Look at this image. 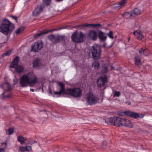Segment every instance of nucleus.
<instances>
[{"mask_svg":"<svg viewBox=\"0 0 152 152\" xmlns=\"http://www.w3.org/2000/svg\"><path fill=\"white\" fill-rule=\"evenodd\" d=\"M38 82V78L32 72L26 73L20 78V85L26 87L29 85L33 87Z\"/></svg>","mask_w":152,"mask_h":152,"instance_id":"nucleus-1","label":"nucleus"},{"mask_svg":"<svg viewBox=\"0 0 152 152\" xmlns=\"http://www.w3.org/2000/svg\"><path fill=\"white\" fill-rule=\"evenodd\" d=\"M106 122L108 124L114 125L116 126H124L130 128L133 127L132 124L128 119L119 117H111L109 118Z\"/></svg>","mask_w":152,"mask_h":152,"instance_id":"nucleus-2","label":"nucleus"},{"mask_svg":"<svg viewBox=\"0 0 152 152\" xmlns=\"http://www.w3.org/2000/svg\"><path fill=\"white\" fill-rule=\"evenodd\" d=\"M19 60V57L16 56L11 63L10 69L14 73L17 72L21 73L24 71V68L23 66L18 65Z\"/></svg>","mask_w":152,"mask_h":152,"instance_id":"nucleus-3","label":"nucleus"},{"mask_svg":"<svg viewBox=\"0 0 152 152\" xmlns=\"http://www.w3.org/2000/svg\"><path fill=\"white\" fill-rule=\"evenodd\" d=\"M11 23L8 20L4 19L1 23L0 22V31L5 34H7L10 31Z\"/></svg>","mask_w":152,"mask_h":152,"instance_id":"nucleus-4","label":"nucleus"},{"mask_svg":"<svg viewBox=\"0 0 152 152\" xmlns=\"http://www.w3.org/2000/svg\"><path fill=\"white\" fill-rule=\"evenodd\" d=\"M92 56L95 60L100 58L101 55V48L97 44H95L92 46L91 50Z\"/></svg>","mask_w":152,"mask_h":152,"instance_id":"nucleus-5","label":"nucleus"},{"mask_svg":"<svg viewBox=\"0 0 152 152\" xmlns=\"http://www.w3.org/2000/svg\"><path fill=\"white\" fill-rule=\"evenodd\" d=\"M82 90L79 88H72L66 90V93L75 97H79L82 95Z\"/></svg>","mask_w":152,"mask_h":152,"instance_id":"nucleus-6","label":"nucleus"},{"mask_svg":"<svg viewBox=\"0 0 152 152\" xmlns=\"http://www.w3.org/2000/svg\"><path fill=\"white\" fill-rule=\"evenodd\" d=\"M85 35L82 32L78 33L77 31L74 32L72 36V39L73 41L76 42H83Z\"/></svg>","mask_w":152,"mask_h":152,"instance_id":"nucleus-7","label":"nucleus"},{"mask_svg":"<svg viewBox=\"0 0 152 152\" xmlns=\"http://www.w3.org/2000/svg\"><path fill=\"white\" fill-rule=\"evenodd\" d=\"M85 98L88 103L91 105L95 104L96 102V99L92 92H88L85 96Z\"/></svg>","mask_w":152,"mask_h":152,"instance_id":"nucleus-8","label":"nucleus"},{"mask_svg":"<svg viewBox=\"0 0 152 152\" xmlns=\"http://www.w3.org/2000/svg\"><path fill=\"white\" fill-rule=\"evenodd\" d=\"M42 47L43 43L42 41H37L32 45L31 50L35 52H37L40 50Z\"/></svg>","mask_w":152,"mask_h":152,"instance_id":"nucleus-9","label":"nucleus"},{"mask_svg":"<svg viewBox=\"0 0 152 152\" xmlns=\"http://www.w3.org/2000/svg\"><path fill=\"white\" fill-rule=\"evenodd\" d=\"M122 113L123 115L131 117L134 118H143L144 115L142 114H140L138 113H136L130 111H124Z\"/></svg>","mask_w":152,"mask_h":152,"instance_id":"nucleus-10","label":"nucleus"},{"mask_svg":"<svg viewBox=\"0 0 152 152\" xmlns=\"http://www.w3.org/2000/svg\"><path fill=\"white\" fill-rule=\"evenodd\" d=\"M107 78L106 76L101 77L98 79L97 83L99 87H102L104 86L106 83L107 82Z\"/></svg>","mask_w":152,"mask_h":152,"instance_id":"nucleus-11","label":"nucleus"},{"mask_svg":"<svg viewBox=\"0 0 152 152\" xmlns=\"http://www.w3.org/2000/svg\"><path fill=\"white\" fill-rule=\"evenodd\" d=\"M88 35L91 39L94 41L96 40L97 38L96 32L93 30L89 31Z\"/></svg>","mask_w":152,"mask_h":152,"instance_id":"nucleus-12","label":"nucleus"},{"mask_svg":"<svg viewBox=\"0 0 152 152\" xmlns=\"http://www.w3.org/2000/svg\"><path fill=\"white\" fill-rule=\"evenodd\" d=\"M44 7L42 5L38 6L33 12V15L34 16H38L42 12Z\"/></svg>","mask_w":152,"mask_h":152,"instance_id":"nucleus-13","label":"nucleus"},{"mask_svg":"<svg viewBox=\"0 0 152 152\" xmlns=\"http://www.w3.org/2000/svg\"><path fill=\"white\" fill-rule=\"evenodd\" d=\"M42 66L41 61L39 58H37L33 62V66L34 67L38 69L41 68Z\"/></svg>","mask_w":152,"mask_h":152,"instance_id":"nucleus-14","label":"nucleus"},{"mask_svg":"<svg viewBox=\"0 0 152 152\" xmlns=\"http://www.w3.org/2000/svg\"><path fill=\"white\" fill-rule=\"evenodd\" d=\"M98 37L99 40L102 42L106 41L107 39V36L106 33L99 31L98 34Z\"/></svg>","mask_w":152,"mask_h":152,"instance_id":"nucleus-15","label":"nucleus"},{"mask_svg":"<svg viewBox=\"0 0 152 152\" xmlns=\"http://www.w3.org/2000/svg\"><path fill=\"white\" fill-rule=\"evenodd\" d=\"M31 149V147L29 146H21L20 147L19 152H30Z\"/></svg>","mask_w":152,"mask_h":152,"instance_id":"nucleus-16","label":"nucleus"},{"mask_svg":"<svg viewBox=\"0 0 152 152\" xmlns=\"http://www.w3.org/2000/svg\"><path fill=\"white\" fill-rule=\"evenodd\" d=\"M1 87L4 89L5 91L10 90L11 89V86L9 83L6 82L1 85Z\"/></svg>","mask_w":152,"mask_h":152,"instance_id":"nucleus-17","label":"nucleus"},{"mask_svg":"<svg viewBox=\"0 0 152 152\" xmlns=\"http://www.w3.org/2000/svg\"><path fill=\"white\" fill-rule=\"evenodd\" d=\"M62 29V28H56V29H54L51 30H49L48 31H47L45 32H42L40 33H37L34 36V37L35 38H37L38 37L41 36L42 34H46L47 33L49 32H50L51 31H58L60 29Z\"/></svg>","mask_w":152,"mask_h":152,"instance_id":"nucleus-18","label":"nucleus"},{"mask_svg":"<svg viewBox=\"0 0 152 152\" xmlns=\"http://www.w3.org/2000/svg\"><path fill=\"white\" fill-rule=\"evenodd\" d=\"M126 0H122L120 2L115 4L114 7L115 9H119L124 6L126 2Z\"/></svg>","mask_w":152,"mask_h":152,"instance_id":"nucleus-19","label":"nucleus"},{"mask_svg":"<svg viewBox=\"0 0 152 152\" xmlns=\"http://www.w3.org/2000/svg\"><path fill=\"white\" fill-rule=\"evenodd\" d=\"M134 63L135 65L140 67L142 65V63L140 57L138 56H136L134 58Z\"/></svg>","mask_w":152,"mask_h":152,"instance_id":"nucleus-20","label":"nucleus"},{"mask_svg":"<svg viewBox=\"0 0 152 152\" xmlns=\"http://www.w3.org/2000/svg\"><path fill=\"white\" fill-rule=\"evenodd\" d=\"M133 34L139 40H141L144 38V36L139 31H137L134 32Z\"/></svg>","mask_w":152,"mask_h":152,"instance_id":"nucleus-21","label":"nucleus"},{"mask_svg":"<svg viewBox=\"0 0 152 152\" xmlns=\"http://www.w3.org/2000/svg\"><path fill=\"white\" fill-rule=\"evenodd\" d=\"M139 52L140 55H142L143 54L145 56H148L149 54V51L147 48L145 49L142 48L139 51Z\"/></svg>","mask_w":152,"mask_h":152,"instance_id":"nucleus-22","label":"nucleus"},{"mask_svg":"<svg viewBox=\"0 0 152 152\" xmlns=\"http://www.w3.org/2000/svg\"><path fill=\"white\" fill-rule=\"evenodd\" d=\"M7 145V143L6 141L1 143L0 146V152H5Z\"/></svg>","mask_w":152,"mask_h":152,"instance_id":"nucleus-23","label":"nucleus"},{"mask_svg":"<svg viewBox=\"0 0 152 152\" xmlns=\"http://www.w3.org/2000/svg\"><path fill=\"white\" fill-rule=\"evenodd\" d=\"M101 26L100 24H87L86 23L85 24L81 25L80 26L84 27V26H87L88 27H90L91 26L93 27H99Z\"/></svg>","mask_w":152,"mask_h":152,"instance_id":"nucleus-24","label":"nucleus"},{"mask_svg":"<svg viewBox=\"0 0 152 152\" xmlns=\"http://www.w3.org/2000/svg\"><path fill=\"white\" fill-rule=\"evenodd\" d=\"M58 85L60 87V92L63 93V94H66V91L64 92L65 91V88H64V84L59 82L58 83Z\"/></svg>","mask_w":152,"mask_h":152,"instance_id":"nucleus-25","label":"nucleus"},{"mask_svg":"<svg viewBox=\"0 0 152 152\" xmlns=\"http://www.w3.org/2000/svg\"><path fill=\"white\" fill-rule=\"evenodd\" d=\"M123 16L126 18H130L132 16H133L132 14V12H126L125 13L122 15Z\"/></svg>","mask_w":152,"mask_h":152,"instance_id":"nucleus-26","label":"nucleus"},{"mask_svg":"<svg viewBox=\"0 0 152 152\" xmlns=\"http://www.w3.org/2000/svg\"><path fill=\"white\" fill-rule=\"evenodd\" d=\"M108 66L107 64H104L102 66V73H105L107 71V69Z\"/></svg>","mask_w":152,"mask_h":152,"instance_id":"nucleus-27","label":"nucleus"},{"mask_svg":"<svg viewBox=\"0 0 152 152\" xmlns=\"http://www.w3.org/2000/svg\"><path fill=\"white\" fill-rule=\"evenodd\" d=\"M14 131L13 129L12 128H9L6 130V133L7 135L12 134Z\"/></svg>","mask_w":152,"mask_h":152,"instance_id":"nucleus-28","label":"nucleus"},{"mask_svg":"<svg viewBox=\"0 0 152 152\" xmlns=\"http://www.w3.org/2000/svg\"><path fill=\"white\" fill-rule=\"evenodd\" d=\"M133 15L134 16V15H138L140 14V10L138 9L137 8H135L133 11Z\"/></svg>","mask_w":152,"mask_h":152,"instance_id":"nucleus-29","label":"nucleus"},{"mask_svg":"<svg viewBox=\"0 0 152 152\" xmlns=\"http://www.w3.org/2000/svg\"><path fill=\"white\" fill-rule=\"evenodd\" d=\"M92 66H94L96 69H98L99 67V64L98 62L95 61L92 64Z\"/></svg>","mask_w":152,"mask_h":152,"instance_id":"nucleus-30","label":"nucleus"},{"mask_svg":"<svg viewBox=\"0 0 152 152\" xmlns=\"http://www.w3.org/2000/svg\"><path fill=\"white\" fill-rule=\"evenodd\" d=\"M18 140L20 142L21 144H23L24 143L25 140L24 137L22 136H19L18 138Z\"/></svg>","mask_w":152,"mask_h":152,"instance_id":"nucleus-31","label":"nucleus"},{"mask_svg":"<svg viewBox=\"0 0 152 152\" xmlns=\"http://www.w3.org/2000/svg\"><path fill=\"white\" fill-rule=\"evenodd\" d=\"M113 33L112 31H110L109 33L107 34V36L111 39H113L114 38L113 35Z\"/></svg>","mask_w":152,"mask_h":152,"instance_id":"nucleus-32","label":"nucleus"},{"mask_svg":"<svg viewBox=\"0 0 152 152\" xmlns=\"http://www.w3.org/2000/svg\"><path fill=\"white\" fill-rule=\"evenodd\" d=\"M120 94L121 93L119 91H115L114 93L113 96L114 97H119Z\"/></svg>","mask_w":152,"mask_h":152,"instance_id":"nucleus-33","label":"nucleus"},{"mask_svg":"<svg viewBox=\"0 0 152 152\" xmlns=\"http://www.w3.org/2000/svg\"><path fill=\"white\" fill-rule=\"evenodd\" d=\"M43 1L45 4L47 6L50 4L51 0H43Z\"/></svg>","mask_w":152,"mask_h":152,"instance_id":"nucleus-34","label":"nucleus"},{"mask_svg":"<svg viewBox=\"0 0 152 152\" xmlns=\"http://www.w3.org/2000/svg\"><path fill=\"white\" fill-rule=\"evenodd\" d=\"M23 30V28H19L15 31V33L16 34H18L21 33Z\"/></svg>","mask_w":152,"mask_h":152,"instance_id":"nucleus-35","label":"nucleus"},{"mask_svg":"<svg viewBox=\"0 0 152 152\" xmlns=\"http://www.w3.org/2000/svg\"><path fill=\"white\" fill-rule=\"evenodd\" d=\"M62 37L57 36H56V41H55L56 43L59 42L60 39L62 38Z\"/></svg>","mask_w":152,"mask_h":152,"instance_id":"nucleus-36","label":"nucleus"},{"mask_svg":"<svg viewBox=\"0 0 152 152\" xmlns=\"http://www.w3.org/2000/svg\"><path fill=\"white\" fill-rule=\"evenodd\" d=\"M63 94L59 91L58 92L55 91L54 92V94L57 97L59 96L61 94Z\"/></svg>","mask_w":152,"mask_h":152,"instance_id":"nucleus-37","label":"nucleus"},{"mask_svg":"<svg viewBox=\"0 0 152 152\" xmlns=\"http://www.w3.org/2000/svg\"><path fill=\"white\" fill-rule=\"evenodd\" d=\"M55 36L53 34L50 35L48 36V39L50 40L52 42L53 39H54V38H55Z\"/></svg>","mask_w":152,"mask_h":152,"instance_id":"nucleus-38","label":"nucleus"},{"mask_svg":"<svg viewBox=\"0 0 152 152\" xmlns=\"http://www.w3.org/2000/svg\"><path fill=\"white\" fill-rule=\"evenodd\" d=\"M12 51L11 50H9L7 52L4 53L3 55L5 56H9L11 53Z\"/></svg>","mask_w":152,"mask_h":152,"instance_id":"nucleus-39","label":"nucleus"},{"mask_svg":"<svg viewBox=\"0 0 152 152\" xmlns=\"http://www.w3.org/2000/svg\"><path fill=\"white\" fill-rule=\"evenodd\" d=\"M14 78L13 79V82L14 84H16L18 82V79L16 78V77L15 76L14 77Z\"/></svg>","mask_w":152,"mask_h":152,"instance_id":"nucleus-40","label":"nucleus"},{"mask_svg":"<svg viewBox=\"0 0 152 152\" xmlns=\"http://www.w3.org/2000/svg\"><path fill=\"white\" fill-rule=\"evenodd\" d=\"M12 18H13L14 19H15V20H17V17H16V16H12Z\"/></svg>","mask_w":152,"mask_h":152,"instance_id":"nucleus-41","label":"nucleus"},{"mask_svg":"<svg viewBox=\"0 0 152 152\" xmlns=\"http://www.w3.org/2000/svg\"><path fill=\"white\" fill-rule=\"evenodd\" d=\"M55 38H54V39H53V40L52 41V42L54 43V44H55L56 43V42H55V41H56V39H55V38H56V36H55V37H54Z\"/></svg>","mask_w":152,"mask_h":152,"instance_id":"nucleus-42","label":"nucleus"},{"mask_svg":"<svg viewBox=\"0 0 152 152\" xmlns=\"http://www.w3.org/2000/svg\"><path fill=\"white\" fill-rule=\"evenodd\" d=\"M103 144L106 145L107 144V142L106 141H104L103 142Z\"/></svg>","mask_w":152,"mask_h":152,"instance_id":"nucleus-43","label":"nucleus"},{"mask_svg":"<svg viewBox=\"0 0 152 152\" xmlns=\"http://www.w3.org/2000/svg\"><path fill=\"white\" fill-rule=\"evenodd\" d=\"M126 104H127L129 105H130L131 104V103L130 102L128 101L126 102Z\"/></svg>","mask_w":152,"mask_h":152,"instance_id":"nucleus-44","label":"nucleus"},{"mask_svg":"<svg viewBox=\"0 0 152 152\" xmlns=\"http://www.w3.org/2000/svg\"><path fill=\"white\" fill-rule=\"evenodd\" d=\"M11 94H10L8 96H7L6 97H11Z\"/></svg>","mask_w":152,"mask_h":152,"instance_id":"nucleus-45","label":"nucleus"},{"mask_svg":"<svg viewBox=\"0 0 152 152\" xmlns=\"http://www.w3.org/2000/svg\"><path fill=\"white\" fill-rule=\"evenodd\" d=\"M30 91L32 92H34V90L33 89H30Z\"/></svg>","mask_w":152,"mask_h":152,"instance_id":"nucleus-46","label":"nucleus"},{"mask_svg":"<svg viewBox=\"0 0 152 152\" xmlns=\"http://www.w3.org/2000/svg\"><path fill=\"white\" fill-rule=\"evenodd\" d=\"M49 95H52V93H51V92L50 91H49Z\"/></svg>","mask_w":152,"mask_h":152,"instance_id":"nucleus-47","label":"nucleus"},{"mask_svg":"<svg viewBox=\"0 0 152 152\" xmlns=\"http://www.w3.org/2000/svg\"><path fill=\"white\" fill-rule=\"evenodd\" d=\"M106 45V44L105 43H104L103 45V46L104 47Z\"/></svg>","mask_w":152,"mask_h":152,"instance_id":"nucleus-48","label":"nucleus"},{"mask_svg":"<svg viewBox=\"0 0 152 152\" xmlns=\"http://www.w3.org/2000/svg\"><path fill=\"white\" fill-rule=\"evenodd\" d=\"M111 69H114V67H113V66H111Z\"/></svg>","mask_w":152,"mask_h":152,"instance_id":"nucleus-49","label":"nucleus"},{"mask_svg":"<svg viewBox=\"0 0 152 152\" xmlns=\"http://www.w3.org/2000/svg\"><path fill=\"white\" fill-rule=\"evenodd\" d=\"M56 0L57 1H62V0Z\"/></svg>","mask_w":152,"mask_h":152,"instance_id":"nucleus-50","label":"nucleus"},{"mask_svg":"<svg viewBox=\"0 0 152 152\" xmlns=\"http://www.w3.org/2000/svg\"><path fill=\"white\" fill-rule=\"evenodd\" d=\"M4 93H3L2 94V95H4Z\"/></svg>","mask_w":152,"mask_h":152,"instance_id":"nucleus-51","label":"nucleus"},{"mask_svg":"<svg viewBox=\"0 0 152 152\" xmlns=\"http://www.w3.org/2000/svg\"><path fill=\"white\" fill-rule=\"evenodd\" d=\"M129 39H130V38H129L128 39V41H129Z\"/></svg>","mask_w":152,"mask_h":152,"instance_id":"nucleus-52","label":"nucleus"}]
</instances>
